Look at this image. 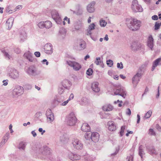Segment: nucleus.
Instances as JSON below:
<instances>
[{
	"label": "nucleus",
	"mask_w": 161,
	"mask_h": 161,
	"mask_svg": "<svg viewBox=\"0 0 161 161\" xmlns=\"http://www.w3.org/2000/svg\"><path fill=\"white\" fill-rule=\"evenodd\" d=\"M74 95L73 94V93H71L70 95L69 98L68 100L69 101H70V100L73 99L74 98Z\"/></svg>",
	"instance_id": "8fccbe9b"
},
{
	"label": "nucleus",
	"mask_w": 161,
	"mask_h": 161,
	"mask_svg": "<svg viewBox=\"0 0 161 161\" xmlns=\"http://www.w3.org/2000/svg\"><path fill=\"white\" fill-rule=\"evenodd\" d=\"M52 45L51 44L47 43L44 46V50L46 53L48 54H51L53 53Z\"/></svg>",
	"instance_id": "1a4fd4ad"
},
{
	"label": "nucleus",
	"mask_w": 161,
	"mask_h": 161,
	"mask_svg": "<svg viewBox=\"0 0 161 161\" xmlns=\"http://www.w3.org/2000/svg\"><path fill=\"white\" fill-rule=\"evenodd\" d=\"M52 23L49 21H47L44 22L45 27L49 28L52 26Z\"/></svg>",
	"instance_id": "a878e982"
},
{
	"label": "nucleus",
	"mask_w": 161,
	"mask_h": 161,
	"mask_svg": "<svg viewBox=\"0 0 161 161\" xmlns=\"http://www.w3.org/2000/svg\"><path fill=\"white\" fill-rule=\"evenodd\" d=\"M93 70L91 68L89 69L86 71V74L88 75H91L93 73Z\"/></svg>",
	"instance_id": "473e14b6"
},
{
	"label": "nucleus",
	"mask_w": 161,
	"mask_h": 161,
	"mask_svg": "<svg viewBox=\"0 0 161 161\" xmlns=\"http://www.w3.org/2000/svg\"><path fill=\"white\" fill-rule=\"evenodd\" d=\"M156 127L157 128V129H158V130H159V129H160V126H159V125L157 124L156 125Z\"/></svg>",
	"instance_id": "69168bd1"
},
{
	"label": "nucleus",
	"mask_w": 161,
	"mask_h": 161,
	"mask_svg": "<svg viewBox=\"0 0 161 161\" xmlns=\"http://www.w3.org/2000/svg\"><path fill=\"white\" fill-rule=\"evenodd\" d=\"M113 109V106L110 104L105 105L103 107V110L105 111H112Z\"/></svg>",
	"instance_id": "a211bd4d"
},
{
	"label": "nucleus",
	"mask_w": 161,
	"mask_h": 161,
	"mask_svg": "<svg viewBox=\"0 0 161 161\" xmlns=\"http://www.w3.org/2000/svg\"><path fill=\"white\" fill-rule=\"evenodd\" d=\"M137 123H139L140 120V116L138 114H137Z\"/></svg>",
	"instance_id": "4d7b16f0"
},
{
	"label": "nucleus",
	"mask_w": 161,
	"mask_h": 161,
	"mask_svg": "<svg viewBox=\"0 0 161 161\" xmlns=\"http://www.w3.org/2000/svg\"><path fill=\"white\" fill-rule=\"evenodd\" d=\"M69 101L68 99L67 101L64 102L63 103H62V106H65L68 103Z\"/></svg>",
	"instance_id": "3c124183"
},
{
	"label": "nucleus",
	"mask_w": 161,
	"mask_h": 161,
	"mask_svg": "<svg viewBox=\"0 0 161 161\" xmlns=\"http://www.w3.org/2000/svg\"><path fill=\"white\" fill-rule=\"evenodd\" d=\"M104 39L106 40V41H108V35H106L105 36V37H104Z\"/></svg>",
	"instance_id": "052dcab7"
},
{
	"label": "nucleus",
	"mask_w": 161,
	"mask_h": 161,
	"mask_svg": "<svg viewBox=\"0 0 161 161\" xmlns=\"http://www.w3.org/2000/svg\"><path fill=\"white\" fill-rule=\"evenodd\" d=\"M29 73H34V70L31 69H29Z\"/></svg>",
	"instance_id": "bf43d9fd"
},
{
	"label": "nucleus",
	"mask_w": 161,
	"mask_h": 161,
	"mask_svg": "<svg viewBox=\"0 0 161 161\" xmlns=\"http://www.w3.org/2000/svg\"><path fill=\"white\" fill-rule=\"evenodd\" d=\"M52 17L55 19H59L60 17L59 16L57 12H53L52 14Z\"/></svg>",
	"instance_id": "5701e85b"
},
{
	"label": "nucleus",
	"mask_w": 161,
	"mask_h": 161,
	"mask_svg": "<svg viewBox=\"0 0 161 161\" xmlns=\"http://www.w3.org/2000/svg\"><path fill=\"white\" fill-rule=\"evenodd\" d=\"M77 121V119L74 114L72 112L68 115L67 117V123L69 125L72 126L75 125Z\"/></svg>",
	"instance_id": "f03ea898"
},
{
	"label": "nucleus",
	"mask_w": 161,
	"mask_h": 161,
	"mask_svg": "<svg viewBox=\"0 0 161 161\" xmlns=\"http://www.w3.org/2000/svg\"><path fill=\"white\" fill-rule=\"evenodd\" d=\"M142 146L141 145L140 146L139 148V154L140 156L141 157V158H142V155L143 152V150L142 149Z\"/></svg>",
	"instance_id": "f704fd0d"
},
{
	"label": "nucleus",
	"mask_w": 161,
	"mask_h": 161,
	"mask_svg": "<svg viewBox=\"0 0 161 161\" xmlns=\"http://www.w3.org/2000/svg\"><path fill=\"white\" fill-rule=\"evenodd\" d=\"M153 39L152 36H149L148 38L147 45L151 49H152L153 46Z\"/></svg>",
	"instance_id": "6ab92c4d"
},
{
	"label": "nucleus",
	"mask_w": 161,
	"mask_h": 161,
	"mask_svg": "<svg viewBox=\"0 0 161 161\" xmlns=\"http://www.w3.org/2000/svg\"><path fill=\"white\" fill-rule=\"evenodd\" d=\"M70 157V159L72 160H78L80 158V156L76 154H72Z\"/></svg>",
	"instance_id": "4be33fe9"
},
{
	"label": "nucleus",
	"mask_w": 161,
	"mask_h": 161,
	"mask_svg": "<svg viewBox=\"0 0 161 161\" xmlns=\"http://www.w3.org/2000/svg\"><path fill=\"white\" fill-rule=\"evenodd\" d=\"M95 4V3L93 2L88 4L87 7V10L89 12L92 13L94 11V6Z\"/></svg>",
	"instance_id": "4468645a"
},
{
	"label": "nucleus",
	"mask_w": 161,
	"mask_h": 161,
	"mask_svg": "<svg viewBox=\"0 0 161 161\" xmlns=\"http://www.w3.org/2000/svg\"><path fill=\"white\" fill-rule=\"evenodd\" d=\"M81 130L84 132H88L90 130V126L86 123H84L81 127Z\"/></svg>",
	"instance_id": "ddd939ff"
},
{
	"label": "nucleus",
	"mask_w": 161,
	"mask_h": 161,
	"mask_svg": "<svg viewBox=\"0 0 161 161\" xmlns=\"http://www.w3.org/2000/svg\"><path fill=\"white\" fill-rule=\"evenodd\" d=\"M114 94L115 95H119L124 98L126 96V93L124 89L118 87L114 91Z\"/></svg>",
	"instance_id": "0eeeda50"
},
{
	"label": "nucleus",
	"mask_w": 161,
	"mask_h": 161,
	"mask_svg": "<svg viewBox=\"0 0 161 161\" xmlns=\"http://www.w3.org/2000/svg\"><path fill=\"white\" fill-rule=\"evenodd\" d=\"M95 25L94 23L91 24L89 27L88 29L87 30V35H90L91 34V31L95 29Z\"/></svg>",
	"instance_id": "aec40b11"
},
{
	"label": "nucleus",
	"mask_w": 161,
	"mask_h": 161,
	"mask_svg": "<svg viewBox=\"0 0 161 161\" xmlns=\"http://www.w3.org/2000/svg\"><path fill=\"white\" fill-rule=\"evenodd\" d=\"M106 22L104 20H101L100 21V25L102 26H104L106 25Z\"/></svg>",
	"instance_id": "ea45409f"
},
{
	"label": "nucleus",
	"mask_w": 161,
	"mask_h": 161,
	"mask_svg": "<svg viewBox=\"0 0 161 161\" xmlns=\"http://www.w3.org/2000/svg\"><path fill=\"white\" fill-rule=\"evenodd\" d=\"M12 125H11V124H10L9 126V130L12 129Z\"/></svg>",
	"instance_id": "774afa93"
},
{
	"label": "nucleus",
	"mask_w": 161,
	"mask_h": 161,
	"mask_svg": "<svg viewBox=\"0 0 161 161\" xmlns=\"http://www.w3.org/2000/svg\"><path fill=\"white\" fill-rule=\"evenodd\" d=\"M126 114L130 115L131 114V112L129 108H128L127 109V111L126 112Z\"/></svg>",
	"instance_id": "c03bdc74"
},
{
	"label": "nucleus",
	"mask_w": 161,
	"mask_h": 161,
	"mask_svg": "<svg viewBox=\"0 0 161 161\" xmlns=\"http://www.w3.org/2000/svg\"><path fill=\"white\" fill-rule=\"evenodd\" d=\"M14 19L12 17L9 18L7 21L6 24L8 28H10L12 26Z\"/></svg>",
	"instance_id": "2eb2a0df"
},
{
	"label": "nucleus",
	"mask_w": 161,
	"mask_h": 161,
	"mask_svg": "<svg viewBox=\"0 0 161 161\" xmlns=\"http://www.w3.org/2000/svg\"><path fill=\"white\" fill-rule=\"evenodd\" d=\"M152 18L153 20H157L158 19V17L156 15H154L152 17Z\"/></svg>",
	"instance_id": "49530a36"
},
{
	"label": "nucleus",
	"mask_w": 161,
	"mask_h": 161,
	"mask_svg": "<svg viewBox=\"0 0 161 161\" xmlns=\"http://www.w3.org/2000/svg\"><path fill=\"white\" fill-rule=\"evenodd\" d=\"M120 64H121V66L120 65V64L119 63H118L117 64V67L118 68H120L121 69H122L123 68V65L121 62L120 63Z\"/></svg>",
	"instance_id": "37998d69"
},
{
	"label": "nucleus",
	"mask_w": 161,
	"mask_h": 161,
	"mask_svg": "<svg viewBox=\"0 0 161 161\" xmlns=\"http://www.w3.org/2000/svg\"><path fill=\"white\" fill-rule=\"evenodd\" d=\"M99 138V134L96 132H93L91 134V139L94 142H97Z\"/></svg>",
	"instance_id": "9d476101"
},
{
	"label": "nucleus",
	"mask_w": 161,
	"mask_h": 161,
	"mask_svg": "<svg viewBox=\"0 0 161 161\" xmlns=\"http://www.w3.org/2000/svg\"><path fill=\"white\" fill-rule=\"evenodd\" d=\"M107 64L109 66H111L113 64V62L111 60H109L107 61Z\"/></svg>",
	"instance_id": "58836bf2"
},
{
	"label": "nucleus",
	"mask_w": 161,
	"mask_h": 161,
	"mask_svg": "<svg viewBox=\"0 0 161 161\" xmlns=\"http://www.w3.org/2000/svg\"><path fill=\"white\" fill-rule=\"evenodd\" d=\"M118 103H119L118 104V106L119 107H121L122 106V103H123L122 101H119V100H118L117 101H115L114 102V104H116Z\"/></svg>",
	"instance_id": "c9c22d12"
},
{
	"label": "nucleus",
	"mask_w": 161,
	"mask_h": 161,
	"mask_svg": "<svg viewBox=\"0 0 161 161\" xmlns=\"http://www.w3.org/2000/svg\"><path fill=\"white\" fill-rule=\"evenodd\" d=\"M14 51L17 54H19L20 53V49L18 48H16L15 49Z\"/></svg>",
	"instance_id": "de8ad7c7"
},
{
	"label": "nucleus",
	"mask_w": 161,
	"mask_h": 161,
	"mask_svg": "<svg viewBox=\"0 0 161 161\" xmlns=\"http://www.w3.org/2000/svg\"><path fill=\"white\" fill-rule=\"evenodd\" d=\"M46 115L47 119L49 121H52L54 119V116L51 113V110H47L46 113Z\"/></svg>",
	"instance_id": "dca6fc26"
},
{
	"label": "nucleus",
	"mask_w": 161,
	"mask_h": 161,
	"mask_svg": "<svg viewBox=\"0 0 161 161\" xmlns=\"http://www.w3.org/2000/svg\"><path fill=\"white\" fill-rule=\"evenodd\" d=\"M108 130L111 131H114L116 129V126L113 121H108Z\"/></svg>",
	"instance_id": "9b49d317"
},
{
	"label": "nucleus",
	"mask_w": 161,
	"mask_h": 161,
	"mask_svg": "<svg viewBox=\"0 0 161 161\" xmlns=\"http://www.w3.org/2000/svg\"><path fill=\"white\" fill-rule=\"evenodd\" d=\"M25 147V144L23 142H21L19 143V149L22 148L24 149Z\"/></svg>",
	"instance_id": "7c9ffc66"
},
{
	"label": "nucleus",
	"mask_w": 161,
	"mask_h": 161,
	"mask_svg": "<svg viewBox=\"0 0 161 161\" xmlns=\"http://www.w3.org/2000/svg\"><path fill=\"white\" fill-rule=\"evenodd\" d=\"M38 27L40 28H43L45 27L44 22H41L38 24Z\"/></svg>",
	"instance_id": "72a5a7b5"
},
{
	"label": "nucleus",
	"mask_w": 161,
	"mask_h": 161,
	"mask_svg": "<svg viewBox=\"0 0 161 161\" xmlns=\"http://www.w3.org/2000/svg\"><path fill=\"white\" fill-rule=\"evenodd\" d=\"M8 80H5L3 81V85L4 86H6L8 84Z\"/></svg>",
	"instance_id": "603ef678"
},
{
	"label": "nucleus",
	"mask_w": 161,
	"mask_h": 161,
	"mask_svg": "<svg viewBox=\"0 0 161 161\" xmlns=\"http://www.w3.org/2000/svg\"><path fill=\"white\" fill-rule=\"evenodd\" d=\"M120 77L123 79H124L125 78V77L123 75H120Z\"/></svg>",
	"instance_id": "e2e57ef3"
},
{
	"label": "nucleus",
	"mask_w": 161,
	"mask_h": 161,
	"mask_svg": "<svg viewBox=\"0 0 161 161\" xmlns=\"http://www.w3.org/2000/svg\"><path fill=\"white\" fill-rule=\"evenodd\" d=\"M26 56L29 61L32 62L33 61V58L32 57L31 54L30 52L27 53L26 54Z\"/></svg>",
	"instance_id": "393cba45"
},
{
	"label": "nucleus",
	"mask_w": 161,
	"mask_h": 161,
	"mask_svg": "<svg viewBox=\"0 0 161 161\" xmlns=\"http://www.w3.org/2000/svg\"><path fill=\"white\" fill-rule=\"evenodd\" d=\"M161 25V22L160 23H158L157 22H156L154 26V29L156 30L158 29L159 28Z\"/></svg>",
	"instance_id": "c756f323"
},
{
	"label": "nucleus",
	"mask_w": 161,
	"mask_h": 161,
	"mask_svg": "<svg viewBox=\"0 0 161 161\" xmlns=\"http://www.w3.org/2000/svg\"><path fill=\"white\" fill-rule=\"evenodd\" d=\"M31 133L34 137L36 136V134L35 131H32L31 132Z\"/></svg>",
	"instance_id": "13d9d810"
},
{
	"label": "nucleus",
	"mask_w": 161,
	"mask_h": 161,
	"mask_svg": "<svg viewBox=\"0 0 161 161\" xmlns=\"http://www.w3.org/2000/svg\"><path fill=\"white\" fill-rule=\"evenodd\" d=\"M81 49L83 50L86 47V43L84 41H82L81 43L80 44Z\"/></svg>",
	"instance_id": "cd10ccee"
},
{
	"label": "nucleus",
	"mask_w": 161,
	"mask_h": 161,
	"mask_svg": "<svg viewBox=\"0 0 161 161\" xmlns=\"http://www.w3.org/2000/svg\"><path fill=\"white\" fill-rule=\"evenodd\" d=\"M64 20L66 22H67L68 24L70 23V20L68 19L67 17H65L64 19Z\"/></svg>",
	"instance_id": "09e8293b"
},
{
	"label": "nucleus",
	"mask_w": 161,
	"mask_h": 161,
	"mask_svg": "<svg viewBox=\"0 0 161 161\" xmlns=\"http://www.w3.org/2000/svg\"><path fill=\"white\" fill-rule=\"evenodd\" d=\"M141 76V74L138 73L133 78L132 82L134 87H136L138 84Z\"/></svg>",
	"instance_id": "6e6552de"
},
{
	"label": "nucleus",
	"mask_w": 161,
	"mask_h": 161,
	"mask_svg": "<svg viewBox=\"0 0 161 161\" xmlns=\"http://www.w3.org/2000/svg\"><path fill=\"white\" fill-rule=\"evenodd\" d=\"M125 129V126H123L121 127V130L120 131V135L121 136H122L123 135V133H124V131Z\"/></svg>",
	"instance_id": "e433bc0d"
},
{
	"label": "nucleus",
	"mask_w": 161,
	"mask_h": 161,
	"mask_svg": "<svg viewBox=\"0 0 161 161\" xmlns=\"http://www.w3.org/2000/svg\"><path fill=\"white\" fill-rule=\"evenodd\" d=\"M22 8V6L21 5H18L16 7L14 11L15 12V11H17V10H19L20 9Z\"/></svg>",
	"instance_id": "79ce46f5"
},
{
	"label": "nucleus",
	"mask_w": 161,
	"mask_h": 161,
	"mask_svg": "<svg viewBox=\"0 0 161 161\" xmlns=\"http://www.w3.org/2000/svg\"><path fill=\"white\" fill-rule=\"evenodd\" d=\"M75 29L76 30H78L80 29V25H77L75 26Z\"/></svg>",
	"instance_id": "864d4df0"
},
{
	"label": "nucleus",
	"mask_w": 161,
	"mask_h": 161,
	"mask_svg": "<svg viewBox=\"0 0 161 161\" xmlns=\"http://www.w3.org/2000/svg\"><path fill=\"white\" fill-rule=\"evenodd\" d=\"M35 87L36 89H37L38 90H39L40 89V88L39 87H38V86H35Z\"/></svg>",
	"instance_id": "338daca9"
},
{
	"label": "nucleus",
	"mask_w": 161,
	"mask_h": 161,
	"mask_svg": "<svg viewBox=\"0 0 161 161\" xmlns=\"http://www.w3.org/2000/svg\"><path fill=\"white\" fill-rule=\"evenodd\" d=\"M99 83L98 82H93L92 84V88L93 91L96 92H98L100 91V88L98 87Z\"/></svg>",
	"instance_id": "f8f14e48"
},
{
	"label": "nucleus",
	"mask_w": 161,
	"mask_h": 161,
	"mask_svg": "<svg viewBox=\"0 0 161 161\" xmlns=\"http://www.w3.org/2000/svg\"><path fill=\"white\" fill-rule=\"evenodd\" d=\"M67 63L69 66L73 67V69L75 70H78L81 68V65L75 61H67Z\"/></svg>",
	"instance_id": "7ed1b4c3"
},
{
	"label": "nucleus",
	"mask_w": 161,
	"mask_h": 161,
	"mask_svg": "<svg viewBox=\"0 0 161 161\" xmlns=\"http://www.w3.org/2000/svg\"><path fill=\"white\" fill-rule=\"evenodd\" d=\"M91 134H92V133H86V134L85 135V138L87 140H88L89 139H91Z\"/></svg>",
	"instance_id": "2f4dec72"
},
{
	"label": "nucleus",
	"mask_w": 161,
	"mask_h": 161,
	"mask_svg": "<svg viewBox=\"0 0 161 161\" xmlns=\"http://www.w3.org/2000/svg\"><path fill=\"white\" fill-rule=\"evenodd\" d=\"M152 114V112L151 110H149L148 112H147L145 114V118L146 119H147L149 118L151 116Z\"/></svg>",
	"instance_id": "c85d7f7f"
},
{
	"label": "nucleus",
	"mask_w": 161,
	"mask_h": 161,
	"mask_svg": "<svg viewBox=\"0 0 161 161\" xmlns=\"http://www.w3.org/2000/svg\"><path fill=\"white\" fill-rule=\"evenodd\" d=\"M133 132L132 131H128V133H127L126 134V136H129V134H133Z\"/></svg>",
	"instance_id": "6e6d98bb"
},
{
	"label": "nucleus",
	"mask_w": 161,
	"mask_h": 161,
	"mask_svg": "<svg viewBox=\"0 0 161 161\" xmlns=\"http://www.w3.org/2000/svg\"><path fill=\"white\" fill-rule=\"evenodd\" d=\"M3 8H2L1 7H0V12L1 14H2L3 12Z\"/></svg>",
	"instance_id": "0e129e2a"
},
{
	"label": "nucleus",
	"mask_w": 161,
	"mask_h": 161,
	"mask_svg": "<svg viewBox=\"0 0 161 161\" xmlns=\"http://www.w3.org/2000/svg\"><path fill=\"white\" fill-rule=\"evenodd\" d=\"M137 1L136 0L133 1L132 8L135 12H142L143 11L142 8L140 6H137Z\"/></svg>",
	"instance_id": "39448f33"
},
{
	"label": "nucleus",
	"mask_w": 161,
	"mask_h": 161,
	"mask_svg": "<svg viewBox=\"0 0 161 161\" xmlns=\"http://www.w3.org/2000/svg\"><path fill=\"white\" fill-rule=\"evenodd\" d=\"M149 134L151 135L154 136L155 135V132H154L153 130L152 129H150L149 130Z\"/></svg>",
	"instance_id": "a19ab883"
},
{
	"label": "nucleus",
	"mask_w": 161,
	"mask_h": 161,
	"mask_svg": "<svg viewBox=\"0 0 161 161\" xmlns=\"http://www.w3.org/2000/svg\"><path fill=\"white\" fill-rule=\"evenodd\" d=\"M90 57V56L89 55H86L85 57V60H86L87 59V58H89Z\"/></svg>",
	"instance_id": "680f3d73"
},
{
	"label": "nucleus",
	"mask_w": 161,
	"mask_h": 161,
	"mask_svg": "<svg viewBox=\"0 0 161 161\" xmlns=\"http://www.w3.org/2000/svg\"><path fill=\"white\" fill-rule=\"evenodd\" d=\"M148 152L152 155H156L157 153L156 151L153 147H150L148 149Z\"/></svg>",
	"instance_id": "b1692460"
},
{
	"label": "nucleus",
	"mask_w": 161,
	"mask_h": 161,
	"mask_svg": "<svg viewBox=\"0 0 161 161\" xmlns=\"http://www.w3.org/2000/svg\"><path fill=\"white\" fill-rule=\"evenodd\" d=\"M42 62L43 64H45V63H46V64L47 65L48 64V62L47 61V60L46 59H44L42 61Z\"/></svg>",
	"instance_id": "5fc2aeb1"
},
{
	"label": "nucleus",
	"mask_w": 161,
	"mask_h": 161,
	"mask_svg": "<svg viewBox=\"0 0 161 161\" xmlns=\"http://www.w3.org/2000/svg\"><path fill=\"white\" fill-rule=\"evenodd\" d=\"M10 75L13 78L15 79L18 77L19 74L16 70H14L11 74Z\"/></svg>",
	"instance_id": "412c9836"
},
{
	"label": "nucleus",
	"mask_w": 161,
	"mask_h": 161,
	"mask_svg": "<svg viewBox=\"0 0 161 161\" xmlns=\"http://www.w3.org/2000/svg\"><path fill=\"white\" fill-rule=\"evenodd\" d=\"M95 63L97 65L98 64H102L103 62L101 60V58H96V60L95 62Z\"/></svg>",
	"instance_id": "bb28decb"
},
{
	"label": "nucleus",
	"mask_w": 161,
	"mask_h": 161,
	"mask_svg": "<svg viewBox=\"0 0 161 161\" xmlns=\"http://www.w3.org/2000/svg\"><path fill=\"white\" fill-rule=\"evenodd\" d=\"M24 92V89L23 87L19 86H16L15 88L13 91V94L14 95L18 96L21 95Z\"/></svg>",
	"instance_id": "423d86ee"
},
{
	"label": "nucleus",
	"mask_w": 161,
	"mask_h": 161,
	"mask_svg": "<svg viewBox=\"0 0 161 161\" xmlns=\"http://www.w3.org/2000/svg\"><path fill=\"white\" fill-rule=\"evenodd\" d=\"M158 64L161 65V58L156 59L153 63L152 68V70H153L155 68Z\"/></svg>",
	"instance_id": "f3484780"
},
{
	"label": "nucleus",
	"mask_w": 161,
	"mask_h": 161,
	"mask_svg": "<svg viewBox=\"0 0 161 161\" xmlns=\"http://www.w3.org/2000/svg\"><path fill=\"white\" fill-rule=\"evenodd\" d=\"M2 52L4 53V55L6 57H7L8 59H10V56L7 52L4 50H2Z\"/></svg>",
	"instance_id": "4c0bfd02"
},
{
	"label": "nucleus",
	"mask_w": 161,
	"mask_h": 161,
	"mask_svg": "<svg viewBox=\"0 0 161 161\" xmlns=\"http://www.w3.org/2000/svg\"><path fill=\"white\" fill-rule=\"evenodd\" d=\"M34 54L37 57H39L40 56V53L39 52H36L34 53Z\"/></svg>",
	"instance_id": "a18cd8bd"
},
{
	"label": "nucleus",
	"mask_w": 161,
	"mask_h": 161,
	"mask_svg": "<svg viewBox=\"0 0 161 161\" xmlns=\"http://www.w3.org/2000/svg\"><path fill=\"white\" fill-rule=\"evenodd\" d=\"M74 147L77 150H81L83 148V146L80 141L78 139H74L72 141Z\"/></svg>",
	"instance_id": "20e7f679"
},
{
	"label": "nucleus",
	"mask_w": 161,
	"mask_h": 161,
	"mask_svg": "<svg viewBox=\"0 0 161 161\" xmlns=\"http://www.w3.org/2000/svg\"><path fill=\"white\" fill-rule=\"evenodd\" d=\"M128 23V26L129 29L132 31H136L138 30L141 25V22L136 19H130Z\"/></svg>",
	"instance_id": "f257e3e1"
}]
</instances>
